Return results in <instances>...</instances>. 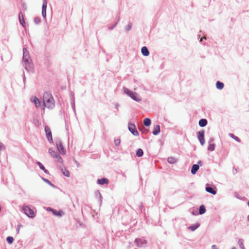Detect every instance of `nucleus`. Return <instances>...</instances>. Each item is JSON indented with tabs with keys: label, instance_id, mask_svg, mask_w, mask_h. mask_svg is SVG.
Instances as JSON below:
<instances>
[{
	"label": "nucleus",
	"instance_id": "nucleus-22",
	"mask_svg": "<svg viewBox=\"0 0 249 249\" xmlns=\"http://www.w3.org/2000/svg\"><path fill=\"white\" fill-rule=\"evenodd\" d=\"M205 212H206V209H205V207L203 205L200 206V207L199 208V214H202L204 213H205Z\"/></svg>",
	"mask_w": 249,
	"mask_h": 249
},
{
	"label": "nucleus",
	"instance_id": "nucleus-4",
	"mask_svg": "<svg viewBox=\"0 0 249 249\" xmlns=\"http://www.w3.org/2000/svg\"><path fill=\"white\" fill-rule=\"evenodd\" d=\"M45 131L46 135V137H47V138L48 141H49L50 142H53V140L52 132H51L50 128H49V127L48 126H47V125L45 126Z\"/></svg>",
	"mask_w": 249,
	"mask_h": 249
},
{
	"label": "nucleus",
	"instance_id": "nucleus-5",
	"mask_svg": "<svg viewBox=\"0 0 249 249\" xmlns=\"http://www.w3.org/2000/svg\"><path fill=\"white\" fill-rule=\"evenodd\" d=\"M57 148L59 152L63 155H65L66 153V150L64 148L62 142L60 141H57L56 142Z\"/></svg>",
	"mask_w": 249,
	"mask_h": 249
},
{
	"label": "nucleus",
	"instance_id": "nucleus-30",
	"mask_svg": "<svg viewBox=\"0 0 249 249\" xmlns=\"http://www.w3.org/2000/svg\"><path fill=\"white\" fill-rule=\"evenodd\" d=\"M214 149V145L213 144H210L208 147V150L213 151Z\"/></svg>",
	"mask_w": 249,
	"mask_h": 249
},
{
	"label": "nucleus",
	"instance_id": "nucleus-10",
	"mask_svg": "<svg viewBox=\"0 0 249 249\" xmlns=\"http://www.w3.org/2000/svg\"><path fill=\"white\" fill-rule=\"evenodd\" d=\"M47 1L44 0L42 5V16L44 18H45L46 16V7H47Z\"/></svg>",
	"mask_w": 249,
	"mask_h": 249
},
{
	"label": "nucleus",
	"instance_id": "nucleus-25",
	"mask_svg": "<svg viewBox=\"0 0 249 249\" xmlns=\"http://www.w3.org/2000/svg\"><path fill=\"white\" fill-rule=\"evenodd\" d=\"M143 151L142 149H139L136 153V155L138 157H141L143 155Z\"/></svg>",
	"mask_w": 249,
	"mask_h": 249
},
{
	"label": "nucleus",
	"instance_id": "nucleus-2",
	"mask_svg": "<svg viewBox=\"0 0 249 249\" xmlns=\"http://www.w3.org/2000/svg\"><path fill=\"white\" fill-rule=\"evenodd\" d=\"M49 153L52 157L56 159L57 162H58L60 163H63V161L62 158L52 148H50L49 149Z\"/></svg>",
	"mask_w": 249,
	"mask_h": 249
},
{
	"label": "nucleus",
	"instance_id": "nucleus-1",
	"mask_svg": "<svg viewBox=\"0 0 249 249\" xmlns=\"http://www.w3.org/2000/svg\"><path fill=\"white\" fill-rule=\"evenodd\" d=\"M43 105L45 107L48 108H53L54 107V101L52 94L45 92L43 96Z\"/></svg>",
	"mask_w": 249,
	"mask_h": 249
},
{
	"label": "nucleus",
	"instance_id": "nucleus-7",
	"mask_svg": "<svg viewBox=\"0 0 249 249\" xmlns=\"http://www.w3.org/2000/svg\"><path fill=\"white\" fill-rule=\"evenodd\" d=\"M129 130L135 136L138 135V132L136 128L135 124H128Z\"/></svg>",
	"mask_w": 249,
	"mask_h": 249
},
{
	"label": "nucleus",
	"instance_id": "nucleus-35",
	"mask_svg": "<svg viewBox=\"0 0 249 249\" xmlns=\"http://www.w3.org/2000/svg\"><path fill=\"white\" fill-rule=\"evenodd\" d=\"M234 170H235V172H233L234 174L238 172L237 168H235Z\"/></svg>",
	"mask_w": 249,
	"mask_h": 249
},
{
	"label": "nucleus",
	"instance_id": "nucleus-12",
	"mask_svg": "<svg viewBox=\"0 0 249 249\" xmlns=\"http://www.w3.org/2000/svg\"><path fill=\"white\" fill-rule=\"evenodd\" d=\"M142 54L145 56H148L149 54V52L146 47H142L141 49Z\"/></svg>",
	"mask_w": 249,
	"mask_h": 249
},
{
	"label": "nucleus",
	"instance_id": "nucleus-6",
	"mask_svg": "<svg viewBox=\"0 0 249 249\" xmlns=\"http://www.w3.org/2000/svg\"><path fill=\"white\" fill-rule=\"evenodd\" d=\"M127 94L133 100L140 101L141 100V97L136 93H133V92L128 90L127 92Z\"/></svg>",
	"mask_w": 249,
	"mask_h": 249
},
{
	"label": "nucleus",
	"instance_id": "nucleus-14",
	"mask_svg": "<svg viewBox=\"0 0 249 249\" xmlns=\"http://www.w3.org/2000/svg\"><path fill=\"white\" fill-rule=\"evenodd\" d=\"M160 126L159 125H156L154 128L152 133L154 135H156L160 133Z\"/></svg>",
	"mask_w": 249,
	"mask_h": 249
},
{
	"label": "nucleus",
	"instance_id": "nucleus-27",
	"mask_svg": "<svg viewBox=\"0 0 249 249\" xmlns=\"http://www.w3.org/2000/svg\"><path fill=\"white\" fill-rule=\"evenodd\" d=\"M198 227H199V224H197L196 225H194V226H190L189 228L191 231H194Z\"/></svg>",
	"mask_w": 249,
	"mask_h": 249
},
{
	"label": "nucleus",
	"instance_id": "nucleus-3",
	"mask_svg": "<svg viewBox=\"0 0 249 249\" xmlns=\"http://www.w3.org/2000/svg\"><path fill=\"white\" fill-rule=\"evenodd\" d=\"M23 211L26 215L28 216L29 217L33 218L35 216V213L33 210L27 206H24L23 207Z\"/></svg>",
	"mask_w": 249,
	"mask_h": 249
},
{
	"label": "nucleus",
	"instance_id": "nucleus-23",
	"mask_svg": "<svg viewBox=\"0 0 249 249\" xmlns=\"http://www.w3.org/2000/svg\"><path fill=\"white\" fill-rule=\"evenodd\" d=\"M36 164L39 166V167L41 170L44 171L45 173L47 172V170L45 169L44 166L42 165V164L41 162L37 161L36 162Z\"/></svg>",
	"mask_w": 249,
	"mask_h": 249
},
{
	"label": "nucleus",
	"instance_id": "nucleus-29",
	"mask_svg": "<svg viewBox=\"0 0 249 249\" xmlns=\"http://www.w3.org/2000/svg\"><path fill=\"white\" fill-rule=\"evenodd\" d=\"M121 140L119 139H117L114 140V143L116 146H119L120 144Z\"/></svg>",
	"mask_w": 249,
	"mask_h": 249
},
{
	"label": "nucleus",
	"instance_id": "nucleus-32",
	"mask_svg": "<svg viewBox=\"0 0 249 249\" xmlns=\"http://www.w3.org/2000/svg\"><path fill=\"white\" fill-rule=\"evenodd\" d=\"M21 227H22L21 225H18V228H17V232H18V233H19L20 229Z\"/></svg>",
	"mask_w": 249,
	"mask_h": 249
},
{
	"label": "nucleus",
	"instance_id": "nucleus-8",
	"mask_svg": "<svg viewBox=\"0 0 249 249\" xmlns=\"http://www.w3.org/2000/svg\"><path fill=\"white\" fill-rule=\"evenodd\" d=\"M198 139L201 144L203 145L205 142L204 131H200L198 132Z\"/></svg>",
	"mask_w": 249,
	"mask_h": 249
},
{
	"label": "nucleus",
	"instance_id": "nucleus-38",
	"mask_svg": "<svg viewBox=\"0 0 249 249\" xmlns=\"http://www.w3.org/2000/svg\"><path fill=\"white\" fill-rule=\"evenodd\" d=\"M25 51H26V49H23V54H24L25 53Z\"/></svg>",
	"mask_w": 249,
	"mask_h": 249
},
{
	"label": "nucleus",
	"instance_id": "nucleus-24",
	"mask_svg": "<svg viewBox=\"0 0 249 249\" xmlns=\"http://www.w3.org/2000/svg\"><path fill=\"white\" fill-rule=\"evenodd\" d=\"M62 171H63V173L64 176H65L66 177H70V172L68 170L64 169H62Z\"/></svg>",
	"mask_w": 249,
	"mask_h": 249
},
{
	"label": "nucleus",
	"instance_id": "nucleus-15",
	"mask_svg": "<svg viewBox=\"0 0 249 249\" xmlns=\"http://www.w3.org/2000/svg\"><path fill=\"white\" fill-rule=\"evenodd\" d=\"M199 169V165L198 164H194L192 166L191 173L192 174H195Z\"/></svg>",
	"mask_w": 249,
	"mask_h": 249
},
{
	"label": "nucleus",
	"instance_id": "nucleus-17",
	"mask_svg": "<svg viewBox=\"0 0 249 249\" xmlns=\"http://www.w3.org/2000/svg\"><path fill=\"white\" fill-rule=\"evenodd\" d=\"M206 190L207 192L211 193L213 195L216 194V191L214 190L212 187H207L206 188Z\"/></svg>",
	"mask_w": 249,
	"mask_h": 249
},
{
	"label": "nucleus",
	"instance_id": "nucleus-31",
	"mask_svg": "<svg viewBox=\"0 0 249 249\" xmlns=\"http://www.w3.org/2000/svg\"><path fill=\"white\" fill-rule=\"evenodd\" d=\"M35 22L36 23L38 24L40 22V19L38 18H35Z\"/></svg>",
	"mask_w": 249,
	"mask_h": 249
},
{
	"label": "nucleus",
	"instance_id": "nucleus-19",
	"mask_svg": "<svg viewBox=\"0 0 249 249\" xmlns=\"http://www.w3.org/2000/svg\"><path fill=\"white\" fill-rule=\"evenodd\" d=\"M33 101L36 107H38L40 106V102L37 97H35Z\"/></svg>",
	"mask_w": 249,
	"mask_h": 249
},
{
	"label": "nucleus",
	"instance_id": "nucleus-16",
	"mask_svg": "<svg viewBox=\"0 0 249 249\" xmlns=\"http://www.w3.org/2000/svg\"><path fill=\"white\" fill-rule=\"evenodd\" d=\"M207 121L206 119H202L199 120V125L201 127H204L207 125Z\"/></svg>",
	"mask_w": 249,
	"mask_h": 249
},
{
	"label": "nucleus",
	"instance_id": "nucleus-28",
	"mask_svg": "<svg viewBox=\"0 0 249 249\" xmlns=\"http://www.w3.org/2000/svg\"><path fill=\"white\" fill-rule=\"evenodd\" d=\"M6 240L9 244H12L14 240L13 238L10 236L8 237Z\"/></svg>",
	"mask_w": 249,
	"mask_h": 249
},
{
	"label": "nucleus",
	"instance_id": "nucleus-36",
	"mask_svg": "<svg viewBox=\"0 0 249 249\" xmlns=\"http://www.w3.org/2000/svg\"><path fill=\"white\" fill-rule=\"evenodd\" d=\"M203 38H204V39H206V37L205 36H204L203 38H201L200 39V41H201L202 40V39Z\"/></svg>",
	"mask_w": 249,
	"mask_h": 249
},
{
	"label": "nucleus",
	"instance_id": "nucleus-39",
	"mask_svg": "<svg viewBox=\"0 0 249 249\" xmlns=\"http://www.w3.org/2000/svg\"><path fill=\"white\" fill-rule=\"evenodd\" d=\"M231 249H236L235 247H233Z\"/></svg>",
	"mask_w": 249,
	"mask_h": 249
},
{
	"label": "nucleus",
	"instance_id": "nucleus-9",
	"mask_svg": "<svg viewBox=\"0 0 249 249\" xmlns=\"http://www.w3.org/2000/svg\"><path fill=\"white\" fill-rule=\"evenodd\" d=\"M18 19L20 23L23 27H25V22L24 21V18L23 14L21 12H20L18 14Z\"/></svg>",
	"mask_w": 249,
	"mask_h": 249
},
{
	"label": "nucleus",
	"instance_id": "nucleus-34",
	"mask_svg": "<svg viewBox=\"0 0 249 249\" xmlns=\"http://www.w3.org/2000/svg\"><path fill=\"white\" fill-rule=\"evenodd\" d=\"M212 248V249H218L215 245H213Z\"/></svg>",
	"mask_w": 249,
	"mask_h": 249
},
{
	"label": "nucleus",
	"instance_id": "nucleus-40",
	"mask_svg": "<svg viewBox=\"0 0 249 249\" xmlns=\"http://www.w3.org/2000/svg\"><path fill=\"white\" fill-rule=\"evenodd\" d=\"M248 204H249V202H248Z\"/></svg>",
	"mask_w": 249,
	"mask_h": 249
},
{
	"label": "nucleus",
	"instance_id": "nucleus-21",
	"mask_svg": "<svg viewBox=\"0 0 249 249\" xmlns=\"http://www.w3.org/2000/svg\"><path fill=\"white\" fill-rule=\"evenodd\" d=\"M143 124H144L146 126H148L151 124V120L149 118H146L143 120Z\"/></svg>",
	"mask_w": 249,
	"mask_h": 249
},
{
	"label": "nucleus",
	"instance_id": "nucleus-33",
	"mask_svg": "<svg viewBox=\"0 0 249 249\" xmlns=\"http://www.w3.org/2000/svg\"><path fill=\"white\" fill-rule=\"evenodd\" d=\"M4 147V146L2 143L0 142V151L2 150Z\"/></svg>",
	"mask_w": 249,
	"mask_h": 249
},
{
	"label": "nucleus",
	"instance_id": "nucleus-11",
	"mask_svg": "<svg viewBox=\"0 0 249 249\" xmlns=\"http://www.w3.org/2000/svg\"><path fill=\"white\" fill-rule=\"evenodd\" d=\"M49 210L53 212L54 215L57 216H61L64 214L63 212L62 211H57L55 210L52 209L51 208H49Z\"/></svg>",
	"mask_w": 249,
	"mask_h": 249
},
{
	"label": "nucleus",
	"instance_id": "nucleus-37",
	"mask_svg": "<svg viewBox=\"0 0 249 249\" xmlns=\"http://www.w3.org/2000/svg\"><path fill=\"white\" fill-rule=\"evenodd\" d=\"M198 164H200L201 165V161H199L198 162Z\"/></svg>",
	"mask_w": 249,
	"mask_h": 249
},
{
	"label": "nucleus",
	"instance_id": "nucleus-13",
	"mask_svg": "<svg viewBox=\"0 0 249 249\" xmlns=\"http://www.w3.org/2000/svg\"><path fill=\"white\" fill-rule=\"evenodd\" d=\"M97 182L98 184L103 185L104 184H108V180L106 178H103L98 179Z\"/></svg>",
	"mask_w": 249,
	"mask_h": 249
},
{
	"label": "nucleus",
	"instance_id": "nucleus-20",
	"mask_svg": "<svg viewBox=\"0 0 249 249\" xmlns=\"http://www.w3.org/2000/svg\"><path fill=\"white\" fill-rule=\"evenodd\" d=\"M167 160L169 163L171 164H173L175 163L177 161V160L174 157H169L168 158Z\"/></svg>",
	"mask_w": 249,
	"mask_h": 249
},
{
	"label": "nucleus",
	"instance_id": "nucleus-26",
	"mask_svg": "<svg viewBox=\"0 0 249 249\" xmlns=\"http://www.w3.org/2000/svg\"><path fill=\"white\" fill-rule=\"evenodd\" d=\"M229 136L234 139L237 142H239L240 141V139L237 137L234 136L233 134H229Z\"/></svg>",
	"mask_w": 249,
	"mask_h": 249
},
{
	"label": "nucleus",
	"instance_id": "nucleus-18",
	"mask_svg": "<svg viewBox=\"0 0 249 249\" xmlns=\"http://www.w3.org/2000/svg\"><path fill=\"white\" fill-rule=\"evenodd\" d=\"M216 88L219 89H221L224 87V84L220 81H217L216 84Z\"/></svg>",
	"mask_w": 249,
	"mask_h": 249
}]
</instances>
